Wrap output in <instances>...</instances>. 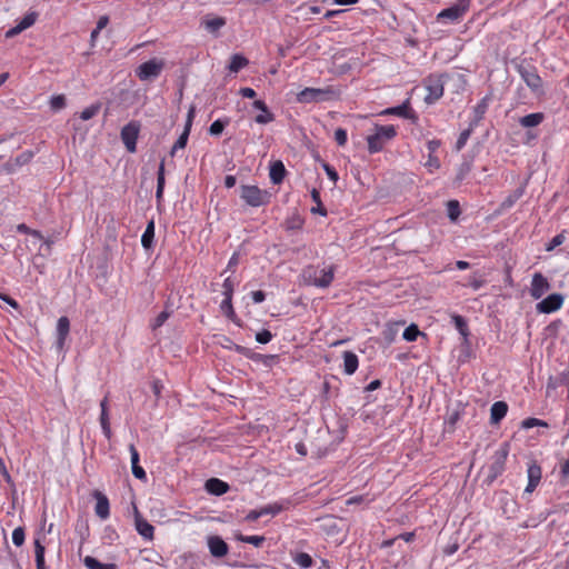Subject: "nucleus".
<instances>
[{
    "label": "nucleus",
    "mask_w": 569,
    "mask_h": 569,
    "mask_svg": "<svg viewBox=\"0 0 569 569\" xmlns=\"http://www.w3.org/2000/svg\"><path fill=\"white\" fill-rule=\"evenodd\" d=\"M335 266H328L318 268L315 266H308L302 271L303 282L308 286L317 288H328L335 278Z\"/></svg>",
    "instance_id": "f257e3e1"
},
{
    "label": "nucleus",
    "mask_w": 569,
    "mask_h": 569,
    "mask_svg": "<svg viewBox=\"0 0 569 569\" xmlns=\"http://www.w3.org/2000/svg\"><path fill=\"white\" fill-rule=\"evenodd\" d=\"M397 134V130L393 126H380L375 127V132L367 137L368 151L370 153H377L381 151L385 144L392 140Z\"/></svg>",
    "instance_id": "f03ea898"
},
{
    "label": "nucleus",
    "mask_w": 569,
    "mask_h": 569,
    "mask_svg": "<svg viewBox=\"0 0 569 569\" xmlns=\"http://www.w3.org/2000/svg\"><path fill=\"white\" fill-rule=\"evenodd\" d=\"M339 91L333 87L326 88H305L297 94V101L300 103L323 102L337 99Z\"/></svg>",
    "instance_id": "7ed1b4c3"
},
{
    "label": "nucleus",
    "mask_w": 569,
    "mask_h": 569,
    "mask_svg": "<svg viewBox=\"0 0 569 569\" xmlns=\"http://www.w3.org/2000/svg\"><path fill=\"white\" fill-rule=\"evenodd\" d=\"M240 198L250 207H262L270 202L271 193L253 184L240 187Z\"/></svg>",
    "instance_id": "20e7f679"
},
{
    "label": "nucleus",
    "mask_w": 569,
    "mask_h": 569,
    "mask_svg": "<svg viewBox=\"0 0 569 569\" xmlns=\"http://www.w3.org/2000/svg\"><path fill=\"white\" fill-rule=\"evenodd\" d=\"M516 70L527 84V87L536 94L543 93L542 91V79L539 76L537 68L532 64L519 63L516 66Z\"/></svg>",
    "instance_id": "39448f33"
},
{
    "label": "nucleus",
    "mask_w": 569,
    "mask_h": 569,
    "mask_svg": "<svg viewBox=\"0 0 569 569\" xmlns=\"http://www.w3.org/2000/svg\"><path fill=\"white\" fill-rule=\"evenodd\" d=\"M427 94L425 101L427 104H433L437 102L445 92V76L442 74H430L423 81Z\"/></svg>",
    "instance_id": "423d86ee"
},
{
    "label": "nucleus",
    "mask_w": 569,
    "mask_h": 569,
    "mask_svg": "<svg viewBox=\"0 0 569 569\" xmlns=\"http://www.w3.org/2000/svg\"><path fill=\"white\" fill-rule=\"evenodd\" d=\"M472 0H457L452 6L441 10L437 14L438 21H449L456 23L467 13Z\"/></svg>",
    "instance_id": "0eeeda50"
},
{
    "label": "nucleus",
    "mask_w": 569,
    "mask_h": 569,
    "mask_svg": "<svg viewBox=\"0 0 569 569\" xmlns=\"http://www.w3.org/2000/svg\"><path fill=\"white\" fill-rule=\"evenodd\" d=\"M164 66H166V62L163 59L152 58V59L141 63L136 69V76L141 81H149V80L156 79L160 76Z\"/></svg>",
    "instance_id": "6e6552de"
},
{
    "label": "nucleus",
    "mask_w": 569,
    "mask_h": 569,
    "mask_svg": "<svg viewBox=\"0 0 569 569\" xmlns=\"http://www.w3.org/2000/svg\"><path fill=\"white\" fill-rule=\"evenodd\" d=\"M140 132V123L138 121H130L122 127L120 137L126 149L133 153L137 150V140Z\"/></svg>",
    "instance_id": "1a4fd4ad"
},
{
    "label": "nucleus",
    "mask_w": 569,
    "mask_h": 569,
    "mask_svg": "<svg viewBox=\"0 0 569 569\" xmlns=\"http://www.w3.org/2000/svg\"><path fill=\"white\" fill-rule=\"evenodd\" d=\"M508 445H505L499 450H497L492 457V462L489 467V475L488 477L491 480L497 479L499 476H501L505 471L506 461L508 457Z\"/></svg>",
    "instance_id": "9d476101"
},
{
    "label": "nucleus",
    "mask_w": 569,
    "mask_h": 569,
    "mask_svg": "<svg viewBox=\"0 0 569 569\" xmlns=\"http://www.w3.org/2000/svg\"><path fill=\"white\" fill-rule=\"evenodd\" d=\"M565 302V297L561 293H551L536 305V310L539 313H552L561 309Z\"/></svg>",
    "instance_id": "9b49d317"
},
{
    "label": "nucleus",
    "mask_w": 569,
    "mask_h": 569,
    "mask_svg": "<svg viewBox=\"0 0 569 569\" xmlns=\"http://www.w3.org/2000/svg\"><path fill=\"white\" fill-rule=\"evenodd\" d=\"M528 483L525 493H532L539 486L542 478V469L536 460H530L527 467Z\"/></svg>",
    "instance_id": "f8f14e48"
},
{
    "label": "nucleus",
    "mask_w": 569,
    "mask_h": 569,
    "mask_svg": "<svg viewBox=\"0 0 569 569\" xmlns=\"http://www.w3.org/2000/svg\"><path fill=\"white\" fill-rule=\"evenodd\" d=\"M550 289V283L548 279L540 272H536L532 276L531 284H530V296L538 300L540 299L547 291Z\"/></svg>",
    "instance_id": "ddd939ff"
},
{
    "label": "nucleus",
    "mask_w": 569,
    "mask_h": 569,
    "mask_svg": "<svg viewBox=\"0 0 569 569\" xmlns=\"http://www.w3.org/2000/svg\"><path fill=\"white\" fill-rule=\"evenodd\" d=\"M381 114L398 116L403 119L416 121L417 114L410 107V100L407 99L401 104L385 109Z\"/></svg>",
    "instance_id": "4468645a"
},
{
    "label": "nucleus",
    "mask_w": 569,
    "mask_h": 569,
    "mask_svg": "<svg viewBox=\"0 0 569 569\" xmlns=\"http://www.w3.org/2000/svg\"><path fill=\"white\" fill-rule=\"evenodd\" d=\"M207 546L212 557H224L229 551L228 543L219 536H209L207 538Z\"/></svg>",
    "instance_id": "2eb2a0df"
},
{
    "label": "nucleus",
    "mask_w": 569,
    "mask_h": 569,
    "mask_svg": "<svg viewBox=\"0 0 569 569\" xmlns=\"http://www.w3.org/2000/svg\"><path fill=\"white\" fill-rule=\"evenodd\" d=\"M92 496L96 499V515L102 520L108 519L110 516V503L108 497L98 490L93 491Z\"/></svg>",
    "instance_id": "dca6fc26"
},
{
    "label": "nucleus",
    "mask_w": 569,
    "mask_h": 569,
    "mask_svg": "<svg viewBox=\"0 0 569 569\" xmlns=\"http://www.w3.org/2000/svg\"><path fill=\"white\" fill-rule=\"evenodd\" d=\"M134 527L137 532L146 540L151 541L154 537V528L136 509Z\"/></svg>",
    "instance_id": "f3484780"
},
{
    "label": "nucleus",
    "mask_w": 569,
    "mask_h": 569,
    "mask_svg": "<svg viewBox=\"0 0 569 569\" xmlns=\"http://www.w3.org/2000/svg\"><path fill=\"white\" fill-rule=\"evenodd\" d=\"M100 411L101 412H100L99 421H100V426L102 429V433L108 440H110L112 437V431H111L110 420H109L108 397L107 396L100 401Z\"/></svg>",
    "instance_id": "a211bd4d"
},
{
    "label": "nucleus",
    "mask_w": 569,
    "mask_h": 569,
    "mask_svg": "<svg viewBox=\"0 0 569 569\" xmlns=\"http://www.w3.org/2000/svg\"><path fill=\"white\" fill-rule=\"evenodd\" d=\"M473 167V157L463 154L461 162L457 167V173L455 178L456 183H461L471 172Z\"/></svg>",
    "instance_id": "6ab92c4d"
},
{
    "label": "nucleus",
    "mask_w": 569,
    "mask_h": 569,
    "mask_svg": "<svg viewBox=\"0 0 569 569\" xmlns=\"http://www.w3.org/2000/svg\"><path fill=\"white\" fill-rule=\"evenodd\" d=\"M34 22H36V14L34 13L26 14L14 27L10 28L6 32V38H13V37H16L17 34L21 33L26 29H28L31 26H33Z\"/></svg>",
    "instance_id": "aec40b11"
},
{
    "label": "nucleus",
    "mask_w": 569,
    "mask_h": 569,
    "mask_svg": "<svg viewBox=\"0 0 569 569\" xmlns=\"http://www.w3.org/2000/svg\"><path fill=\"white\" fill-rule=\"evenodd\" d=\"M209 33L216 34L226 24V19L222 17L204 16L200 22Z\"/></svg>",
    "instance_id": "412c9836"
},
{
    "label": "nucleus",
    "mask_w": 569,
    "mask_h": 569,
    "mask_svg": "<svg viewBox=\"0 0 569 569\" xmlns=\"http://www.w3.org/2000/svg\"><path fill=\"white\" fill-rule=\"evenodd\" d=\"M70 331V321L67 317H60L57 322V348L62 349Z\"/></svg>",
    "instance_id": "4be33fe9"
},
{
    "label": "nucleus",
    "mask_w": 569,
    "mask_h": 569,
    "mask_svg": "<svg viewBox=\"0 0 569 569\" xmlns=\"http://www.w3.org/2000/svg\"><path fill=\"white\" fill-rule=\"evenodd\" d=\"M451 322L453 323L455 328L458 330L462 338V345H469V328L467 320L457 313L451 315Z\"/></svg>",
    "instance_id": "5701e85b"
},
{
    "label": "nucleus",
    "mask_w": 569,
    "mask_h": 569,
    "mask_svg": "<svg viewBox=\"0 0 569 569\" xmlns=\"http://www.w3.org/2000/svg\"><path fill=\"white\" fill-rule=\"evenodd\" d=\"M129 451H130V456H131L132 475L139 480H146L147 473H146L144 469L141 466H139V452L136 449L134 445L129 446Z\"/></svg>",
    "instance_id": "b1692460"
},
{
    "label": "nucleus",
    "mask_w": 569,
    "mask_h": 569,
    "mask_svg": "<svg viewBox=\"0 0 569 569\" xmlns=\"http://www.w3.org/2000/svg\"><path fill=\"white\" fill-rule=\"evenodd\" d=\"M206 490L214 496H222L229 490V485L218 478H210L206 481Z\"/></svg>",
    "instance_id": "393cba45"
},
{
    "label": "nucleus",
    "mask_w": 569,
    "mask_h": 569,
    "mask_svg": "<svg viewBox=\"0 0 569 569\" xmlns=\"http://www.w3.org/2000/svg\"><path fill=\"white\" fill-rule=\"evenodd\" d=\"M286 168L282 161L277 160L270 164L269 178L273 184H280L286 176Z\"/></svg>",
    "instance_id": "a878e982"
},
{
    "label": "nucleus",
    "mask_w": 569,
    "mask_h": 569,
    "mask_svg": "<svg viewBox=\"0 0 569 569\" xmlns=\"http://www.w3.org/2000/svg\"><path fill=\"white\" fill-rule=\"evenodd\" d=\"M508 412V405L505 401H496L490 409L491 425L499 423Z\"/></svg>",
    "instance_id": "bb28decb"
},
{
    "label": "nucleus",
    "mask_w": 569,
    "mask_h": 569,
    "mask_svg": "<svg viewBox=\"0 0 569 569\" xmlns=\"http://www.w3.org/2000/svg\"><path fill=\"white\" fill-rule=\"evenodd\" d=\"M343 371L346 375H353L359 366V360L356 353L352 351H345L343 355Z\"/></svg>",
    "instance_id": "cd10ccee"
},
{
    "label": "nucleus",
    "mask_w": 569,
    "mask_h": 569,
    "mask_svg": "<svg viewBox=\"0 0 569 569\" xmlns=\"http://www.w3.org/2000/svg\"><path fill=\"white\" fill-rule=\"evenodd\" d=\"M289 506H290V500L283 499V500L276 501V502L269 503L267 506H263V507H261V510H262L263 516H267V515L277 516L280 512H282L283 510H287L289 508Z\"/></svg>",
    "instance_id": "c85d7f7f"
},
{
    "label": "nucleus",
    "mask_w": 569,
    "mask_h": 569,
    "mask_svg": "<svg viewBox=\"0 0 569 569\" xmlns=\"http://www.w3.org/2000/svg\"><path fill=\"white\" fill-rule=\"evenodd\" d=\"M543 119L545 114L542 112L529 113L519 119V124L523 128H533L538 127Z\"/></svg>",
    "instance_id": "c756f323"
},
{
    "label": "nucleus",
    "mask_w": 569,
    "mask_h": 569,
    "mask_svg": "<svg viewBox=\"0 0 569 569\" xmlns=\"http://www.w3.org/2000/svg\"><path fill=\"white\" fill-rule=\"evenodd\" d=\"M154 239V222L153 220L149 221V223L146 227L144 232L141 236V244L146 250H149L152 248Z\"/></svg>",
    "instance_id": "7c9ffc66"
},
{
    "label": "nucleus",
    "mask_w": 569,
    "mask_h": 569,
    "mask_svg": "<svg viewBox=\"0 0 569 569\" xmlns=\"http://www.w3.org/2000/svg\"><path fill=\"white\" fill-rule=\"evenodd\" d=\"M164 160H162L159 164L158 172H157V190H156V198L157 201L160 202L162 200L163 190H164Z\"/></svg>",
    "instance_id": "2f4dec72"
},
{
    "label": "nucleus",
    "mask_w": 569,
    "mask_h": 569,
    "mask_svg": "<svg viewBox=\"0 0 569 569\" xmlns=\"http://www.w3.org/2000/svg\"><path fill=\"white\" fill-rule=\"evenodd\" d=\"M220 309L228 319L237 323V315L232 307V297L223 296V300L220 303Z\"/></svg>",
    "instance_id": "473e14b6"
},
{
    "label": "nucleus",
    "mask_w": 569,
    "mask_h": 569,
    "mask_svg": "<svg viewBox=\"0 0 569 569\" xmlns=\"http://www.w3.org/2000/svg\"><path fill=\"white\" fill-rule=\"evenodd\" d=\"M523 193H525L523 187L517 188L508 197L505 198V200L501 202V208L510 209L523 196Z\"/></svg>",
    "instance_id": "72a5a7b5"
},
{
    "label": "nucleus",
    "mask_w": 569,
    "mask_h": 569,
    "mask_svg": "<svg viewBox=\"0 0 569 569\" xmlns=\"http://www.w3.org/2000/svg\"><path fill=\"white\" fill-rule=\"evenodd\" d=\"M83 563L88 569H117L114 563H102L91 556H87Z\"/></svg>",
    "instance_id": "f704fd0d"
},
{
    "label": "nucleus",
    "mask_w": 569,
    "mask_h": 569,
    "mask_svg": "<svg viewBox=\"0 0 569 569\" xmlns=\"http://www.w3.org/2000/svg\"><path fill=\"white\" fill-rule=\"evenodd\" d=\"M293 562L300 568L308 569L313 566L312 557L307 552H298L292 557Z\"/></svg>",
    "instance_id": "c9c22d12"
},
{
    "label": "nucleus",
    "mask_w": 569,
    "mask_h": 569,
    "mask_svg": "<svg viewBox=\"0 0 569 569\" xmlns=\"http://www.w3.org/2000/svg\"><path fill=\"white\" fill-rule=\"evenodd\" d=\"M249 63L248 59L241 54H233L228 66L231 72H238Z\"/></svg>",
    "instance_id": "e433bc0d"
},
{
    "label": "nucleus",
    "mask_w": 569,
    "mask_h": 569,
    "mask_svg": "<svg viewBox=\"0 0 569 569\" xmlns=\"http://www.w3.org/2000/svg\"><path fill=\"white\" fill-rule=\"evenodd\" d=\"M487 109H488V98L485 97L473 108L475 119H473V122L471 123V124H473V127L485 117Z\"/></svg>",
    "instance_id": "4c0bfd02"
},
{
    "label": "nucleus",
    "mask_w": 569,
    "mask_h": 569,
    "mask_svg": "<svg viewBox=\"0 0 569 569\" xmlns=\"http://www.w3.org/2000/svg\"><path fill=\"white\" fill-rule=\"evenodd\" d=\"M229 122H230L229 118L214 120L211 123V126L209 127V133L211 136H219V134H221L222 131L224 130V128L229 124Z\"/></svg>",
    "instance_id": "58836bf2"
},
{
    "label": "nucleus",
    "mask_w": 569,
    "mask_h": 569,
    "mask_svg": "<svg viewBox=\"0 0 569 569\" xmlns=\"http://www.w3.org/2000/svg\"><path fill=\"white\" fill-rule=\"evenodd\" d=\"M34 553H36V565L37 569H46L44 566V547L37 539L34 541Z\"/></svg>",
    "instance_id": "ea45409f"
},
{
    "label": "nucleus",
    "mask_w": 569,
    "mask_h": 569,
    "mask_svg": "<svg viewBox=\"0 0 569 569\" xmlns=\"http://www.w3.org/2000/svg\"><path fill=\"white\" fill-rule=\"evenodd\" d=\"M461 213L459 201L450 200L447 203V214L448 218L455 222Z\"/></svg>",
    "instance_id": "a19ab883"
},
{
    "label": "nucleus",
    "mask_w": 569,
    "mask_h": 569,
    "mask_svg": "<svg viewBox=\"0 0 569 569\" xmlns=\"http://www.w3.org/2000/svg\"><path fill=\"white\" fill-rule=\"evenodd\" d=\"M472 130H473V124H470V127L463 131L460 132L457 141H456V150L457 151H460L465 148L468 139L470 138L471 133H472Z\"/></svg>",
    "instance_id": "79ce46f5"
},
{
    "label": "nucleus",
    "mask_w": 569,
    "mask_h": 569,
    "mask_svg": "<svg viewBox=\"0 0 569 569\" xmlns=\"http://www.w3.org/2000/svg\"><path fill=\"white\" fill-rule=\"evenodd\" d=\"M100 108H101L100 103H93V104L84 108L81 111L80 118L84 121L90 120L98 114V112L100 111Z\"/></svg>",
    "instance_id": "37998d69"
},
{
    "label": "nucleus",
    "mask_w": 569,
    "mask_h": 569,
    "mask_svg": "<svg viewBox=\"0 0 569 569\" xmlns=\"http://www.w3.org/2000/svg\"><path fill=\"white\" fill-rule=\"evenodd\" d=\"M419 335H421L420 330L416 325L412 323L405 329L402 338L408 342H412L417 340Z\"/></svg>",
    "instance_id": "c03bdc74"
},
{
    "label": "nucleus",
    "mask_w": 569,
    "mask_h": 569,
    "mask_svg": "<svg viewBox=\"0 0 569 569\" xmlns=\"http://www.w3.org/2000/svg\"><path fill=\"white\" fill-rule=\"evenodd\" d=\"M237 539L239 541H241V542L253 545L254 547H260L263 543V541H264V537L263 536H242V535H239L237 537Z\"/></svg>",
    "instance_id": "a18cd8bd"
},
{
    "label": "nucleus",
    "mask_w": 569,
    "mask_h": 569,
    "mask_svg": "<svg viewBox=\"0 0 569 569\" xmlns=\"http://www.w3.org/2000/svg\"><path fill=\"white\" fill-rule=\"evenodd\" d=\"M189 134L190 132L188 131H184L179 136V138L177 139V141L174 142L172 149H171V154L173 156L179 149H183L186 146H187V142H188V139H189Z\"/></svg>",
    "instance_id": "49530a36"
},
{
    "label": "nucleus",
    "mask_w": 569,
    "mask_h": 569,
    "mask_svg": "<svg viewBox=\"0 0 569 569\" xmlns=\"http://www.w3.org/2000/svg\"><path fill=\"white\" fill-rule=\"evenodd\" d=\"M26 533L22 527H17L12 531V542L17 547H21L24 543Z\"/></svg>",
    "instance_id": "de8ad7c7"
},
{
    "label": "nucleus",
    "mask_w": 569,
    "mask_h": 569,
    "mask_svg": "<svg viewBox=\"0 0 569 569\" xmlns=\"http://www.w3.org/2000/svg\"><path fill=\"white\" fill-rule=\"evenodd\" d=\"M566 240L565 232L556 234L546 246L547 251H552L555 248L561 246Z\"/></svg>",
    "instance_id": "09e8293b"
},
{
    "label": "nucleus",
    "mask_w": 569,
    "mask_h": 569,
    "mask_svg": "<svg viewBox=\"0 0 569 569\" xmlns=\"http://www.w3.org/2000/svg\"><path fill=\"white\" fill-rule=\"evenodd\" d=\"M441 166L440 159L436 154H428V159L425 162V167L428 169L429 172H432L433 170L439 169Z\"/></svg>",
    "instance_id": "8fccbe9b"
},
{
    "label": "nucleus",
    "mask_w": 569,
    "mask_h": 569,
    "mask_svg": "<svg viewBox=\"0 0 569 569\" xmlns=\"http://www.w3.org/2000/svg\"><path fill=\"white\" fill-rule=\"evenodd\" d=\"M274 120V114L268 109L267 111L261 112L260 114L256 116L254 121L258 124H267Z\"/></svg>",
    "instance_id": "3c124183"
},
{
    "label": "nucleus",
    "mask_w": 569,
    "mask_h": 569,
    "mask_svg": "<svg viewBox=\"0 0 569 569\" xmlns=\"http://www.w3.org/2000/svg\"><path fill=\"white\" fill-rule=\"evenodd\" d=\"M66 106V98L62 94L53 96L50 99V107L52 110H60Z\"/></svg>",
    "instance_id": "603ef678"
},
{
    "label": "nucleus",
    "mask_w": 569,
    "mask_h": 569,
    "mask_svg": "<svg viewBox=\"0 0 569 569\" xmlns=\"http://www.w3.org/2000/svg\"><path fill=\"white\" fill-rule=\"evenodd\" d=\"M234 286H236V282L231 279V277L226 278L222 283V289H223L222 295L232 297L233 291H234Z\"/></svg>",
    "instance_id": "864d4df0"
},
{
    "label": "nucleus",
    "mask_w": 569,
    "mask_h": 569,
    "mask_svg": "<svg viewBox=\"0 0 569 569\" xmlns=\"http://www.w3.org/2000/svg\"><path fill=\"white\" fill-rule=\"evenodd\" d=\"M272 333L267 330V329H263L259 332L256 333V341L261 343V345H266V343H269L271 340H272Z\"/></svg>",
    "instance_id": "5fc2aeb1"
},
{
    "label": "nucleus",
    "mask_w": 569,
    "mask_h": 569,
    "mask_svg": "<svg viewBox=\"0 0 569 569\" xmlns=\"http://www.w3.org/2000/svg\"><path fill=\"white\" fill-rule=\"evenodd\" d=\"M522 427L525 429H530L533 427H547V422L537 418H527L522 421Z\"/></svg>",
    "instance_id": "6e6d98bb"
},
{
    "label": "nucleus",
    "mask_w": 569,
    "mask_h": 569,
    "mask_svg": "<svg viewBox=\"0 0 569 569\" xmlns=\"http://www.w3.org/2000/svg\"><path fill=\"white\" fill-rule=\"evenodd\" d=\"M335 140L338 143V146H340V147L345 146L348 141L347 130L343 128H338L335 131Z\"/></svg>",
    "instance_id": "4d7b16f0"
},
{
    "label": "nucleus",
    "mask_w": 569,
    "mask_h": 569,
    "mask_svg": "<svg viewBox=\"0 0 569 569\" xmlns=\"http://www.w3.org/2000/svg\"><path fill=\"white\" fill-rule=\"evenodd\" d=\"M170 317V312L167 310L161 311L153 320L152 328L157 329L161 327Z\"/></svg>",
    "instance_id": "13d9d810"
},
{
    "label": "nucleus",
    "mask_w": 569,
    "mask_h": 569,
    "mask_svg": "<svg viewBox=\"0 0 569 569\" xmlns=\"http://www.w3.org/2000/svg\"><path fill=\"white\" fill-rule=\"evenodd\" d=\"M323 169L328 176V178L332 181V182H337L338 179H339V176H338V172L336 171V169L333 167H331L330 164L326 163L323 164Z\"/></svg>",
    "instance_id": "bf43d9fd"
},
{
    "label": "nucleus",
    "mask_w": 569,
    "mask_h": 569,
    "mask_svg": "<svg viewBox=\"0 0 569 569\" xmlns=\"http://www.w3.org/2000/svg\"><path fill=\"white\" fill-rule=\"evenodd\" d=\"M441 141L439 139H431L427 141V149L429 153L435 154L436 151L440 148Z\"/></svg>",
    "instance_id": "052dcab7"
},
{
    "label": "nucleus",
    "mask_w": 569,
    "mask_h": 569,
    "mask_svg": "<svg viewBox=\"0 0 569 569\" xmlns=\"http://www.w3.org/2000/svg\"><path fill=\"white\" fill-rule=\"evenodd\" d=\"M1 475L3 476L6 482L11 487L12 496L14 497L16 493H17V489H16V485H14V481H13L12 477L10 476L8 470L2 471Z\"/></svg>",
    "instance_id": "680f3d73"
},
{
    "label": "nucleus",
    "mask_w": 569,
    "mask_h": 569,
    "mask_svg": "<svg viewBox=\"0 0 569 569\" xmlns=\"http://www.w3.org/2000/svg\"><path fill=\"white\" fill-rule=\"evenodd\" d=\"M263 517L262 515V510L261 508L260 509H254V510H250L246 517V519L248 521H256L258 520L259 518Z\"/></svg>",
    "instance_id": "e2e57ef3"
},
{
    "label": "nucleus",
    "mask_w": 569,
    "mask_h": 569,
    "mask_svg": "<svg viewBox=\"0 0 569 569\" xmlns=\"http://www.w3.org/2000/svg\"><path fill=\"white\" fill-rule=\"evenodd\" d=\"M251 298L254 303H261L266 299V293L262 290L252 291Z\"/></svg>",
    "instance_id": "0e129e2a"
},
{
    "label": "nucleus",
    "mask_w": 569,
    "mask_h": 569,
    "mask_svg": "<svg viewBox=\"0 0 569 569\" xmlns=\"http://www.w3.org/2000/svg\"><path fill=\"white\" fill-rule=\"evenodd\" d=\"M193 117H194V107L192 106L188 111L187 121H186V126L183 129L184 131L190 132Z\"/></svg>",
    "instance_id": "69168bd1"
},
{
    "label": "nucleus",
    "mask_w": 569,
    "mask_h": 569,
    "mask_svg": "<svg viewBox=\"0 0 569 569\" xmlns=\"http://www.w3.org/2000/svg\"><path fill=\"white\" fill-rule=\"evenodd\" d=\"M469 286L475 290H479L480 288H482L485 286V280L480 279V278H477V277H473L470 282H469Z\"/></svg>",
    "instance_id": "338daca9"
},
{
    "label": "nucleus",
    "mask_w": 569,
    "mask_h": 569,
    "mask_svg": "<svg viewBox=\"0 0 569 569\" xmlns=\"http://www.w3.org/2000/svg\"><path fill=\"white\" fill-rule=\"evenodd\" d=\"M239 94L243 98L252 99L256 97V91L252 88L244 87L239 90Z\"/></svg>",
    "instance_id": "774afa93"
}]
</instances>
